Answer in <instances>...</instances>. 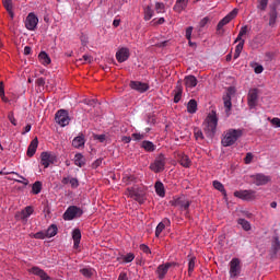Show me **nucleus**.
I'll return each instance as SVG.
<instances>
[{"label":"nucleus","mask_w":280,"mask_h":280,"mask_svg":"<svg viewBox=\"0 0 280 280\" xmlns=\"http://www.w3.org/2000/svg\"><path fill=\"white\" fill-rule=\"evenodd\" d=\"M194 32V26H189L186 28V38L187 40H191V33Z\"/></svg>","instance_id":"52"},{"label":"nucleus","mask_w":280,"mask_h":280,"mask_svg":"<svg viewBox=\"0 0 280 280\" xmlns=\"http://www.w3.org/2000/svg\"><path fill=\"white\" fill-rule=\"evenodd\" d=\"M257 100H259V90L258 89L249 90L247 95V102H248L249 108H255V106H257Z\"/></svg>","instance_id":"9"},{"label":"nucleus","mask_w":280,"mask_h":280,"mask_svg":"<svg viewBox=\"0 0 280 280\" xmlns=\"http://www.w3.org/2000/svg\"><path fill=\"white\" fill-rule=\"evenodd\" d=\"M33 237H34L35 240H45V237H47V234H46V232H37V233H35V234L33 235Z\"/></svg>","instance_id":"49"},{"label":"nucleus","mask_w":280,"mask_h":280,"mask_svg":"<svg viewBox=\"0 0 280 280\" xmlns=\"http://www.w3.org/2000/svg\"><path fill=\"white\" fill-rule=\"evenodd\" d=\"M244 135L242 129H229L223 133V138L221 143L223 148H231V145H235L238 139Z\"/></svg>","instance_id":"1"},{"label":"nucleus","mask_w":280,"mask_h":280,"mask_svg":"<svg viewBox=\"0 0 280 280\" xmlns=\"http://www.w3.org/2000/svg\"><path fill=\"white\" fill-rule=\"evenodd\" d=\"M270 122L275 126V128H280V118H272Z\"/></svg>","instance_id":"57"},{"label":"nucleus","mask_w":280,"mask_h":280,"mask_svg":"<svg viewBox=\"0 0 280 280\" xmlns=\"http://www.w3.org/2000/svg\"><path fill=\"white\" fill-rule=\"evenodd\" d=\"M155 194L160 196V198H165V186L162 184V182L155 183Z\"/></svg>","instance_id":"28"},{"label":"nucleus","mask_w":280,"mask_h":280,"mask_svg":"<svg viewBox=\"0 0 280 280\" xmlns=\"http://www.w3.org/2000/svg\"><path fill=\"white\" fill-rule=\"evenodd\" d=\"M155 12L158 14H163V12H165V3L163 2H156L155 3Z\"/></svg>","instance_id":"42"},{"label":"nucleus","mask_w":280,"mask_h":280,"mask_svg":"<svg viewBox=\"0 0 280 280\" xmlns=\"http://www.w3.org/2000/svg\"><path fill=\"white\" fill-rule=\"evenodd\" d=\"M80 272H81V275H83V277H88V278L93 277V269H91V268L80 269Z\"/></svg>","instance_id":"43"},{"label":"nucleus","mask_w":280,"mask_h":280,"mask_svg":"<svg viewBox=\"0 0 280 280\" xmlns=\"http://www.w3.org/2000/svg\"><path fill=\"white\" fill-rule=\"evenodd\" d=\"M118 280H128V273L120 272V275L118 276Z\"/></svg>","instance_id":"64"},{"label":"nucleus","mask_w":280,"mask_h":280,"mask_svg":"<svg viewBox=\"0 0 280 280\" xmlns=\"http://www.w3.org/2000/svg\"><path fill=\"white\" fill-rule=\"evenodd\" d=\"M178 163L182 165V167H191V159L185 153H179L177 155Z\"/></svg>","instance_id":"19"},{"label":"nucleus","mask_w":280,"mask_h":280,"mask_svg":"<svg viewBox=\"0 0 280 280\" xmlns=\"http://www.w3.org/2000/svg\"><path fill=\"white\" fill-rule=\"evenodd\" d=\"M257 9L260 10L261 12H266V9L268 8V0H257Z\"/></svg>","instance_id":"41"},{"label":"nucleus","mask_w":280,"mask_h":280,"mask_svg":"<svg viewBox=\"0 0 280 280\" xmlns=\"http://www.w3.org/2000/svg\"><path fill=\"white\" fill-rule=\"evenodd\" d=\"M25 27L30 30V32H34V30L38 27V16L34 13H28L25 20Z\"/></svg>","instance_id":"7"},{"label":"nucleus","mask_w":280,"mask_h":280,"mask_svg":"<svg viewBox=\"0 0 280 280\" xmlns=\"http://www.w3.org/2000/svg\"><path fill=\"white\" fill-rule=\"evenodd\" d=\"M244 43H245V40H242L241 43H238V44L236 45V47H235V51L242 54V50L244 49Z\"/></svg>","instance_id":"56"},{"label":"nucleus","mask_w":280,"mask_h":280,"mask_svg":"<svg viewBox=\"0 0 280 280\" xmlns=\"http://www.w3.org/2000/svg\"><path fill=\"white\" fill-rule=\"evenodd\" d=\"M223 102H224V106H225V113H229V110H231L233 103H231V94H226L225 96H223Z\"/></svg>","instance_id":"34"},{"label":"nucleus","mask_w":280,"mask_h":280,"mask_svg":"<svg viewBox=\"0 0 280 280\" xmlns=\"http://www.w3.org/2000/svg\"><path fill=\"white\" fill-rule=\"evenodd\" d=\"M70 185H71V187H73L75 189V188L80 187V182H78V178H71Z\"/></svg>","instance_id":"54"},{"label":"nucleus","mask_w":280,"mask_h":280,"mask_svg":"<svg viewBox=\"0 0 280 280\" xmlns=\"http://www.w3.org/2000/svg\"><path fill=\"white\" fill-rule=\"evenodd\" d=\"M36 150H38V138H34L31 141L26 152L27 156L30 158L34 156L36 154Z\"/></svg>","instance_id":"20"},{"label":"nucleus","mask_w":280,"mask_h":280,"mask_svg":"<svg viewBox=\"0 0 280 280\" xmlns=\"http://www.w3.org/2000/svg\"><path fill=\"white\" fill-rule=\"evenodd\" d=\"M144 21H150L152 16H154V10L151 5H147L143 8Z\"/></svg>","instance_id":"29"},{"label":"nucleus","mask_w":280,"mask_h":280,"mask_svg":"<svg viewBox=\"0 0 280 280\" xmlns=\"http://www.w3.org/2000/svg\"><path fill=\"white\" fill-rule=\"evenodd\" d=\"M254 155L253 153L248 152L244 159L245 165H250L253 163Z\"/></svg>","instance_id":"48"},{"label":"nucleus","mask_w":280,"mask_h":280,"mask_svg":"<svg viewBox=\"0 0 280 280\" xmlns=\"http://www.w3.org/2000/svg\"><path fill=\"white\" fill-rule=\"evenodd\" d=\"M211 23V18L206 16L203 19H201V21L199 22V27L202 30L205 27H207V25Z\"/></svg>","instance_id":"44"},{"label":"nucleus","mask_w":280,"mask_h":280,"mask_svg":"<svg viewBox=\"0 0 280 280\" xmlns=\"http://www.w3.org/2000/svg\"><path fill=\"white\" fill-rule=\"evenodd\" d=\"M129 58H130V49L128 48H120L116 52V60H118V62H126V60H128Z\"/></svg>","instance_id":"16"},{"label":"nucleus","mask_w":280,"mask_h":280,"mask_svg":"<svg viewBox=\"0 0 280 280\" xmlns=\"http://www.w3.org/2000/svg\"><path fill=\"white\" fill-rule=\"evenodd\" d=\"M5 10H12V0H2Z\"/></svg>","instance_id":"51"},{"label":"nucleus","mask_w":280,"mask_h":280,"mask_svg":"<svg viewBox=\"0 0 280 280\" xmlns=\"http://www.w3.org/2000/svg\"><path fill=\"white\" fill-rule=\"evenodd\" d=\"M160 223L163 224V226H172V221L167 218L163 219Z\"/></svg>","instance_id":"61"},{"label":"nucleus","mask_w":280,"mask_h":280,"mask_svg":"<svg viewBox=\"0 0 280 280\" xmlns=\"http://www.w3.org/2000/svg\"><path fill=\"white\" fill-rule=\"evenodd\" d=\"M213 187L214 189H217L218 191H221V194H223V196H226V189H224V184L214 180L213 182Z\"/></svg>","instance_id":"37"},{"label":"nucleus","mask_w":280,"mask_h":280,"mask_svg":"<svg viewBox=\"0 0 280 280\" xmlns=\"http://www.w3.org/2000/svg\"><path fill=\"white\" fill-rule=\"evenodd\" d=\"M32 191H33V194H35V195L40 194V191H43V183H40V182H35V183L33 184Z\"/></svg>","instance_id":"38"},{"label":"nucleus","mask_w":280,"mask_h":280,"mask_svg":"<svg viewBox=\"0 0 280 280\" xmlns=\"http://www.w3.org/2000/svg\"><path fill=\"white\" fill-rule=\"evenodd\" d=\"M218 128V116L215 115V112H212L211 114L208 115L206 119V127H205V132L207 137H214L215 136V130Z\"/></svg>","instance_id":"2"},{"label":"nucleus","mask_w":280,"mask_h":280,"mask_svg":"<svg viewBox=\"0 0 280 280\" xmlns=\"http://www.w3.org/2000/svg\"><path fill=\"white\" fill-rule=\"evenodd\" d=\"M28 272H31V275H35V277H39L40 280H51V277H49V275L39 267H32Z\"/></svg>","instance_id":"14"},{"label":"nucleus","mask_w":280,"mask_h":280,"mask_svg":"<svg viewBox=\"0 0 280 280\" xmlns=\"http://www.w3.org/2000/svg\"><path fill=\"white\" fill-rule=\"evenodd\" d=\"M35 84L37 86H45V78H38L36 81H35Z\"/></svg>","instance_id":"58"},{"label":"nucleus","mask_w":280,"mask_h":280,"mask_svg":"<svg viewBox=\"0 0 280 280\" xmlns=\"http://www.w3.org/2000/svg\"><path fill=\"white\" fill-rule=\"evenodd\" d=\"M165 155L160 154L154 162L150 164V170L155 174H161L165 170Z\"/></svg>","instance_id":"5"},{"label":"nucleus","mask_w":280,"mask_h":280,"mask_svg":"<svg viewBox=\"0 0 280 280\" xmlns=\"http://www.w3.org/2000/svg\"><path fill=\"white\" fill-rule=\"evenodd\" d=\"M172 207H179V209H184V211H189V207L191 202L187 200L185 197H179L171 201Z\"/></svg>","instance_id":"8"},{"label":"nucleus","mask_w":280,"mask_h":280,"mask_svg":"<svg viewBox=\"0 0 280 280\" xmlns=\"http://www.w3.org/2000/svg\"><path fill=\"white\" fill-rule=\"evenodd\" d=\"M223 27H224V24L222 22H219L217 25L218 34H224V31H222Z\"/></svg>","instance_id":"60"},{"label":"nucleus","mask_w":280,"mask_h":280,"mask_svg":"<svg viewBox=\"0 0 280 280\" xmlns=\"http://www.w3.org/2000/svg\"><path fill=\"white\" fill-rule=\"evenodd\" d=\"M32 213H34V208L28 206L26 207L24 210H22L21 215H22V220H27V218H30V215H32Z\"/></svg>","instance_id":"33"},{"label":"nucleus","mask_w":280,"mask_h":280,"mask_svg":"<svg viewBox=\"0 0 280 280\" xmlns=\"http://www.w3.org/2000/svg\"><path fill=\"white\" fill-rule=\"evenodd\" d=\"M122 180L126 185H130V183H135V175H126L122 177Z\"/></svg>","instance_id":"47"},{"label":"nucleus","mask_w":280,"mask_h":280,"mask_svg":"<svg viewBox=\"0 0 280 280\" xmlns=\"http://www.w3.org/2000/svg\"><path fill=\"white\" fill-rule=\"evenodd\" d=\"M196 268V257H191L188 261V275L191 277L194 269Z\"/></svg>","instance_id":"39"},{"label":"nucleus","mask_w":280,"mask_h":280,"mask_svg":"<svg viewBox=\"0 0 280 280\" xmlns=\"http://www.w3.org/2000/svg\"><path fill=\"white\" fill-rule=\"evenodd\" d=\"M235 16H237V9L232 10L228 15H225L220 22L223 25H229V23H231V21H233V19H235Z\"/></svg>","instance_id":"25"},{"label":"nucleus","mask_w":280,"mask_h":280,"mask_svg":"<svg viewBox=\"0 0 280 280\" xmlns=\"http://www.w3.org/2000/svg\"><path fill=\"white\" fill-rule=\"evenodd\" d=\"M187 110L190 115H194V113L198 110V102H196V100H190L187 104Z\"/></svg>","instance_id":"32"},{"label":"nucleus","mask_w":280,"mask_h":280,"mask_svg":"<svg viewBox=\"0 0 280 280\" xmlns=\"http://www.w3.org/2000/svg\"><path fill=\"white\" fill-rule=\"evenodd\" d=\"M120 259L122 264H131V261H135V254L129 253L127 255L120 256Z\"/></svg>","instance_id":"36"},{"label":"nucleus","mask_w":280,"mask_h":280,"mask_svg":"<svg viewBox=\"0 0 280 280\" xmlns=\"http://www.w3.org/2000/svg\"><path fill=\"white\" fill-rule=\"evenodd\" d=\"M55 121L61 128H65V126H69V121H71V118L69 117V112L66 109H59L55 115Z\"/></svg>","instance_id":"4"},{"label":"nucleus","mask_w":280,"mask_h":280,"mask_svg":"<svg viewBox=\"0 0 280 280\" xmlns=\"http://www.w3.org/2000/svg\"><path fill=\"white\" fill-rule=\"evenodd\" d=\"M237 224H240V226H242V229L245 231H250L252 229L250 222H248L246 219H238Z\"/></svg>","instance_id":"35"},{"label":"nucleus","mask_w":280,"mask_h":280,"mask_svg":"<svg viewBox=\"0 0 280 280\" xmlns=\"http://www.w3.org/2000/svg\"><path fill=\"white\" fill-rule=\"evenodd\" d=\"M126 196H128L129 198H132L133 200H137V202H141V199L143 198V195L137 187L127 188Z\"/></svg>","instance_id":"12"},{"label":"nucleus","mask_w":280,"mask_h":280,"mask_svg":"<svg viewBox=\"0 0 280 280\" xmlns=\"http://www.w3.org/2000/svg\"><path fill=\"white\" fill-rule=\"evenodd\" d=\"M165 23V18H160L159 20L154 19L150 22V25L156 26V25H163Z\"/></svg>","instance_id":"46"},{"label":"nucleus","mask_w":280,"mask_h":280,"mask_svg":"<svg viewBox=\"0 0 280 280\" xmlns=\"http://www.w3.org/2000/svg\"><path fill=\"white\" fill-rule=\"evenodd\" d=\"M234 196L241 200H255V190H236Z\"/></svg>","instance_id":"10"},{"label":"nucleus","mask_w":280,"mask_h":280,"mask_svg":"<svg viewBox=\"0 0 280 280\" xmlns=\"http://www.w3.org/2000/svg\"><path fill=\"white\" fill-rule=\"evenodd\" d=\"M141 148H143L145 152H154V150H156V145H154L152 141L148 140L142 141Z\"/></svg>","instance_id":"30"},{"label":"nucleus","mask_w":280,"mask_h":280,"mask_svg":"<svg viewBox=\"0 0 280 280\" xmlns=\"http://www.w3.org/2000/svg\"><path fill=\"white\" fill-rule=\"evenodd\" d=\"M140 250H142V253H145L147 255H150V253H152V250H150V247L145 244L140 245Z\"/></svg>","instance_id":"50"},{"label":"nucleus","mask_w":280,"mask_h":280,"mask_svg":"<svg viewBox=\"0 0 280 280\" xmlns=\"http://www.w3.org/2000/svg\"><path fill=\"white\" fill-rule=\"evenodd\" d=\"M163 231H165V228L163 226V224L160 222L155 229V237H160L161 233H163Z\"/></svg>","instance_id":"45"},{"label":"nucleus","mask_w":280,"mask_h":280,"mask_svg":"<svg viewBox=\"0 0 280 280\" xmlns=\"http://www.w3.org/2000/svg\"><path fill=\"white\" fill-rule=\"evenodd\" d=\"M84 211L78 206H70L63 213V220L71 221L75 218H82Z\"/></svg>","instance_id":"3"},{"label":"nucleus","mask_w":280,"mask_h":280,"mask_svg":"<svg viewBox=\"0 0 280 280\" xmlns=\"http://www.w3.org/2000/svg\"><path fill=\"white\" fill-rule=\"evenodd\" d=\"M172 268L170 264H162L156 269L158 279L163 280L165 279V275H167L168 270Z\"/></svg>","instance_id":"17"},{"label":"nucleus","mask_w":280,"mask_h":280,"mask_svg":"<svg viewBox=\"0 0 280 280\" xmlns=\"http://www.w3.org/2000/svg\"><path fill=\"white\" fill-rule=\"evenodd\" d=\"M186 89H196L198 86V79H196L194 75H187L184 79Z\"/></svg>","instance_id":"21"},{"label":"nucleus","mask_w":280,"mask_h":280,"mask_svg":"<svg viewBox=\"0 0 280 280\" xmlns=\"http://www.w3.org/2000/svg\"><path fill=\"white\" fill-rule=\"evenodd\" d=\"M38 59H39V62L44 65V67H47V65H51V58L45 51L39 52Z\"/></svg>","instance_id":"26"},{"label":"nucleus","mask_w":280,"mask_h":280,"mask_svg":"<svg viewBox=\"0 0 280 280\" xmlns=\"http://www.w3.org/2000/svg\"><path fill=\"white\" fill-rule=\"evenodd\" d=\"M100 165H102V159H97L96 161H94L92 164V167L94 170H97V167H100Z\"/></svg>","instance_id":"62"},{"label":"nucleus","mask_w":280,"mask_h":280,"mask_svg":"<svg viewBox=\"0 0 280 280\" xmlns=\"http://www.w3.org/2000/svg\"><path fill=\"white\" fill-rule=\"evenodd\" d=\"M279 16V13L277 12V7H270L269 10V26L275 27L277 25V19Z\"/></svg>","instance_id":"18"},{"label":"nucleus","mask_w":280,"mask_h":280,"mask_svg":"<svg viewBox=\"0 0 280 280\" xmlns=\"http://www.w3.org/2000/svg\"><path fill=\"white\" fill-rule=\"evenodd\" d=\"M74 165H77V167H84V165H86V160L82 153H77L74 155Z\"/></svg>","instance_id":"27"},{"label":"nucleus","mask_w":280,"mask_h":280,"mask_svg":"<svg viewBox=\"0 0 280 280\" xmlns=\"http://www.w3.org/2000/svg\"><path fill=\"white\" fill-rule=\"evenodd\" d=\"M8 119L11 121L12 126H16V118H14V113H9Z\"/></svg>","instance_id":"53"},{"label":"nucleus","mask_w":280,"mask_h":280,"mask_svg":"<svg viewBox=\"0 0 280 280\" xmlns=\"http://www.w3.org/2000/svg\"><path fill=\"white\" fill-rule=\"evenodd\" d=\"M84 143H86V140H84V133H80L78 137H75L72 140L73 148H82L84 147Z\"/></svg>","instance_id":"24"},{"label":"nucleus","mask_w":280,"mask_h":280,"mask_svg":"<svg viewBox=\"0 0 280 280\" xmlns=\"http://www.w3.org/2000/svg\"><path fill=\"white\" fill-rule=\"evenodd\" d=\"M223 27H224V24L222 22H219L217 25L218 34H224V31H222Z\"/></svg>","instance_id":"59"},{"label":"nucleus","mask_w":280,"mask_h":280,"mask_svg":"<svg viewBox=\"0 0 280 280\" xmlns=\"http://www.w3.org/2000/svg\"><path fill=\"white\" fill-rule=\"evenodd\" d=\"M58 235V225L51 224L46 231V237H56Z\"/></svg>","instance_id":"31"},{"label":"nucleus","mask_w":280,"mask_h":280,"mask_svg":"<svg viewBox=\"0 0 280 280\" xmlns=\"http://www.w3.org/2000/svg\"><path fill=\"white\" fill-rule=\"evenodd\" d=\"M253 178L254 185H257V187H261V185H268V183H270V176H266L264 174H256Z\"/></svg>","instance_id":"15"},{"label":"nucleus","mask_w":280,"mask_h":280,"mask_svg":"<svg viewBox=\"0 0 280 280\" xmlns=\"http://www.w3.org/2000/svg\"><path fill=\"white\" fill-rule=\"evenodd\" d=\"M187 3H189V0H177L175 5L173 7V10L180 14L185 8H187Z\"/></svg>","instance_id":"23"},{"label":"nucleus","mask_w":280,"mask_h":280,"mask_svg":"<svg viewBox=\"0 0 280 280\" xmlns=\"http://www.w3.org/2000/svg\"><path fill=\"white\" fill-rule=\"evenodd\" d=\"M94 139L100 141V143H104L106 141V135H96Z\"/></svg>","instance_id":"55"},{"label":"nucleus","mask_w":280,"mask_h":280,"mask_svg":"<svg viewBox=\"0 0 280 280\" xmlns=\"http://www.w3.org/2000/svg\"><path fill=\"white\" fill-rule=\"evenodd\" d=\"M129 86L133 91H138V93H145V91L150 89V85H148V83H143L141 81H131Z\"/></svg>","instance_id":"13"},{"label":"nucleus","mask_w":280,"mask_h":280,"mask_svg":"<svg viewBox=\"0 0 280 280\" xmlns=\"http://www.w3.org/2000/svg\"><path fill=\"white\" fill-rule=\"evenodd\" d=\"M56 161V156L49 152H42L40 154V164L47 168L51 163Z\"/></svg>","instance_id":"11"},{"label":"nucleus","mask_w":280,"mask_h":280,"mask_svg":"<svg viewBox=\"0 0 280 280\" xmlns=\"http://www.w3.org/2000/svg\"><path fill=\"white\" fill-rule=\"evenodd\" d=\"M174 93H175L174 103L178 104V102H180V100L183 97V85L180 84V81L177 82Z\"/></svg>","instance_id":"22"},{"label":"nucleus","mask_w":280,"mask_h":280,"mask_svg":"<svg viewBox=\"0 0 280 280\" xmlns=\"http://www.w3.org/2000/svg\"><path fill=\"white\" fill-rule=\"evenodd\" d=\"M255 73H264V66L258 65L254 68Z\"/></svg>","instance_id":"63"},{"label":"nucleus","mask_w":280,"mask_h":280,"mask_svg":"<svg viewBox=\"0 0 280 280\" xmlns=\"http://www.w3.org/2000/svg\"><path fill=\"white\" fill-rule=\"evenodd\" d=\"M72 240L73 242H80L82 240V232L80 231V229L73 230Z\"/></svg>","instance_id":"40"},{"label":"nucleus","mask_w":280,"mask_h":280,"mask_svg":"<svg viewBox=\"0 0 280 280\" xmlns=\"http://www.w3.org/2000/svg\"><path fill=\"white\" fill-rule=\"evenodd\" d=\"M242 273V265L240 258H233L230 261V277L231 279H237Z\"/></svg>","instance_id":"6"}]
</instances>
